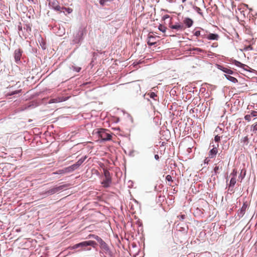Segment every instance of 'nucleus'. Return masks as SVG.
<instances>
[{"label": "nucleus", "instance_id": "bb28decb", "mask_svg": "<svg viewBox=\"0 0 257 257\" xmlns=\"http://www.w3.org/2000/svg\"><path fill=\"white\" fill-rule=\"evenodd\" d=\"M150 96L154 100H156L157 98V95L155 92H151L150 94Z\"/></svg>", "mask_w": 257, "mask_h": 257}, {"label": "nucleus", "instance_id": "6ab92c4d", "mask_svg": "<svg viewBox=\"0 0 257 257\" xmlns=\"http://www.w3.org/2000/svg\"><path fill=\"white\" fill-rule=\"evenodd\" d=\"M166 180L169 182L168 185L170 186L172 185V183L173 182L172 178L171 175H168L166 177Z\"/></svg>", "mask_w": 257, "mask_h": 257}, {"label": "nucleus", "instance_id": "5701e85b", "mask_svg": "<svg viewBox=\"0 0 257 257\" xmlns=\"http://www.w3.org/2000/svg\"><path fill=\"white\" fill-rule=\"evenodd\" d=\"M110 182V179H106V180L102 182V184L103 185L104 187H108L109 185V183Z\"/></svg>", "mask_w": 257, "mask_h": 257}, {"label": "nucleus", "instance_id": "4be33fe9", "mask_svg": "<svg viewBox=\"0 0 257 257\" xmlns=\"http://www.w3.org/2000/svg\"><path fill=\"white\" fill-rule=\"evenodd\" d=\"M158 29L161 32L165 33L166 31L167 28L166 27L164 26L163 25L160 24V25L159 26Z\"/></svg>", "mask_w": 257, "mask_h": 257}, {"label": "nucleus", "instance_id": "0eeeda50", "mask_svg": "<svg viewBox=\"0 0 257 257\" xmlns=\"http://www.w3.org/2000/svg\"><path fill=\"white\" fill-rule=\"evenodd\" d=\"M219 145L217 144V146H213V148L210 150L209 152V158L212 159L215 157L216 155L218 153V147Z\"/></svg>", "mask_w": 257, "mask_h": 257}, {"label": "nucleus", "instance_id": "6e6552de", "mask_svg": "<svg viewBox=\"0 0 257 257\" xmlns=\"http://www.w3.org/2000/svg\"><path fill=\"white\" fill-rule=\"evenodd\" d=\"M248 207V204L247 202H244L241 208L238 210V214L240 217H242L245 213L246 208Z\"/></svg>", "mask_w": 257, "mask_h": 257}, {"label": "nucleus", "instance_id": "e433bc0d", "mask_svg": "<svg viewBox=\"0 0 257 257\" xmlns=\"http://www.w3.org/2000/svg\"><path fill=\"white\" fill-rule=\"evenodd\" d=\"M178 217L180 218V219L182 220H183L185 218V215H181L180 216H178Z\"/></svg>", "mask_w": 257, "mask_h": 257}, {"label": "nucleus", "instance_id": "c85d7f7f", "mask_svg": "<svg viewBox=\"0 0 257 257\" xmlns=\"http://www.w3.org/2000/svg\"><path fill=\"white\" fill-rule=\"evenodd\" d=\"M63 9H64L68 14H70L73 11V10L71 8H66L63 7L62 10H63Z\"/></svg>", "mask_w": 257, "mask_h": 257}, {"label": "nucleus", "instance_id": "79ce46f5", "mask_svg": "<svg viewBox=\"0 0 257 257\" xmlns=\"http://www.w3.org/2000/svg\"><path fill=\"white\" fill-rule=\"evenodd\" d=\"M19 92H20V90H19L18 91H16V92H14L12 93V94H16V93H19Z\"/></svg>", "mask_w": 257, "mask_h": 257}, {"label": "nucleus", "instance_id": "393cba45", "mask_svg": "<svg viewBox=\"0 0 257 257\" xmlns=\"http://www.w3.org/2000/svg\"><path fill=\"white\" fill-rule=\"evenodd\" d=\"M251 131L254 133H256L257 131V123H255L252 125Z\"/></svg>", "mask_w": 257, "mask_h": 257}, {"label": "nucleus", "instance_id": "b1692460", "mask_svg": "<svg viewBox=\"0 0 257 257\" xmlns=\"http://www.w3.org/2000/svg\"><path fill=\"white\" fill-rule=\"evenodd\" d=\"M71 68L73 70L75 71L76 72H79L81 69V68L80 67L75 66H72Z\"/></svg>", "mask_w": 257, "mask_h": 257}, {"label": "nucleus", "instance_id": "f704fd0d", "mask_svg": "<svg viewBox=\"0 0 257 257\" xmlns=\"http://www.w3.org/2000/svg\"><path fill=\"white\" fill-rule=\"evenodd\" d=\"M88 237L89 238L92 237V238L95 239L97 241V239L96 238V237H99L97 235L90 234L88 235Z\"/></svg>", "mask_w": 257, "mask_h": 257}, {"label": "nucleus", "instance_id": "cd10ccee", "mask_svg": "<svg viewBox=\"0 0 257 257\" xmlns=\"http://www.w3.org/2000/svg\"><path fill=\"white\" fill-rule=\"evenodd\" d=\"M227 78L229 80H230V81H231L232 82H236L237 81V79L233 77H232V76H228Z\"/></svg>", "mask_w": 257, "mask_h": 257}, {"label": "nucleus", "instance_id": "20e7f679", "mask_svg": "<svg viewBox=\"0 0 257 257\" xmlns=\"http://www.w3.org/2000/svg\"><path fill=\"white\" fill-rule=\"evenodd\" d=\"M50 6L55 11L61 12L63 7L59 5V3L57 0H51L49 2Z\"/></svg>", "mask_w": 257, "mask_h": 257}, {"label": "nucleus", "instance_id": "423d86ee", "mask_svg": "<svg viewBox=\"0 0 257 257\" xmlns=\"http://www.w3.org/2000/svg\"><path fill=\"white\" fill-rule=\"evenodd\" d=\"M22 53H23V51L20 48L16 49L15 51L14 57H15V62L17 63H18V62L20 61Z\"/></svg>", "mask_w": 257, "mask_h": 257}, {"label": "nucleus", "instance_id": "7c9ffc66", "mask_svg": "<svg viewBox=\"0 0 257 257\" xmlns=\"http://www.w3.org/2000/svg\"><path fill=\"white\" fill-rule=\"evenodd\" d=\"M237 170L233 169L232 172L230 174V176L236 178L237 176Z\"/></svg>", "mask_w": 257, "mask_h": 257}, {"label": "nucleus", "instance_id": "4468645a", "mask_svg": "<svg viewBox=\"0 0 257 257\" xmlns=\"http://www.w3.org/2000/svg\"><path fill=\"white\" fill-rule=\"evenodd\" d=\"M218 68L220 69V70H221L224 72L227 73V74H231L233 73L232 70H231L227 68L223 67L220 65H218Z\"/></svg>", "mask_w": 257, "mask_h": 257}, {"label": "nucleus", "instance_id": "dca6fc26", "mask_svg": "<svg viewBox=\"0 0 257 257\" xmlns=\"http://www.w3.org/2000/svg\"><path fill=\"white\" fill-rule=\"evenodd\" d=\"M64 169H65V171L66 173H70V172H73L76 169L75 168V167H74V165H72L71 166L65 168Z\"/></svg>", "mask_w": 257, "mask_h": 257}, {"label": "nucleus", "instance_id": "72a5a7b5", "mask_svg": "<svg viewBox=\"0 0 257 257\" xmlns=\"http://www.w3.org/2000/svg\"><path fill=\"white\" fill-rule=\"evenodd\" d=\"M251 116L252 117H257V111H252L251 112H250V114Z\"/></svg>", "mask_w": 257, "mask_h": 257}, {"label": "nucleus", "instance_id": "f03ea898", "mask_svg": "<svg viewBox=\"0 0 257 257\" xmlns=\"http://www.w3.org/2000/svg\"><path fill=\"white\" fill-rule=\"evenodd\" d=\"M108 131L104 128L99 129L97 133L98 137L102 141H108L111 139V135L108 133Z\"/></svg>", "mask_w": 257, "mask_h": 257}, {"label": "nucleus", "instance_id": "a18cd8bd", "mask_svg": "<svg viewBox=\"0 0 257 257\" xmlns=\"http://www.w3.org/2000/svg\"><path fill=\"white\" fill-rule=\"evenodd\" d=\"M187 0H182V2L184 3Z\"/></svg>", "mask_w": 257, "mask_h": 257}, {"label": "nucleus", "instance_id": "ea45409f", "mask_svg": "<svg viewBox=\"0 0 257 257\" xmlns=\"http://www.w3.org/2000/svg\"><path fill=\"white\" fill-rule=\"evenodd\" d=\"M155 158L156 160H158L159 159V156L158 155H155Z\"/></svg>", "mask_w": 257, "mask_h": 257}, {"label": "nucleus", "instance_id": "2eb2a0df", "mask_svg": "<svg viewBox=\"0 0 257 257\" xmlns=\"http://www.w3.org/2000/svg\"><path fill=\"white\" fill-rule=\"evenodd\" d=\"M236 182V178L235 177H232L231 179H230V182H229V189L230 188H232V189L233 188L235 183Z\"/></svg>", "mask_w": 257, "mask_h": 257}, {"label": "nucleus", "instance_id": "9d476101", "mask_svg": "<svg viewBox=\"0 0 257 257\" xmlns=\"http://www.w3.org/2000/svg\"><path fill=\"white\" fill-rule=\"evenodd\" d=\"M147 43L150 46L155 45L156 43L155 37L149 34L148 37Z\"/></svg>", "mask_w": 257, "mask_h": 257}, {"label": "nucleus", "instance_id": "a19ab883", "mask_svg": "<svg viewBox=\"0 0 257 257\" xmlns=\"http://www.w3.org/2000/svg\"><path fill=\"white\" fill-rule=\"evenodd\" d=\"M194 50H197V51H199V52H202V50L201 49L198 48H196L194 49Z\"/></svg>", "mask_w": 257, "mask_h": 257}, {"label": "nucleus", "instance_id": "a878e982", "mask_svg": "<svg viewBox=\"0 0 257 257\" xmlns=\"http://www.w3.org/2000/svg\"><path fill=\"white\" fill-rule=\"evenodd\" d=\"M104 175L105 177H106V179H110V178H109L110 173L108 170H104Z\"/></svg>", "mask_w": 257, "mask_h": 257}, {"label": "nucleus", "instance_id": "9b49d317", "mask_svg": "<svg viewBox=\"0 0 257 257\" xmlns=\"http://www.w3.org/2000/svg\"><path fill=\"white\" fill-rule=\"evenodd\" d=\"M183 23L187 27L190 28L192 26L193 24V21L191 19L186 18L184 20Z\"/></svg>", "mask_w": 257, "mask_h": 257}, {"label": "nucleus", "instance_id": "37998d69", "mask_svg": "<svg viewBox=\"0 0 257 257\" xmlns=\"http://www.w3.org/2000/svg\"><path fill=\"white\" fill-rule=\"evenodd\" d=\"M245 172H244V176L243 177L240 176V178H241V180L243 179V178L245 176Z\"/></svg>", "mask_w": 257, "mask_h": 257}, {"label": "nucleus", "instance_id": "1a4fd4ad", "mask_svg": "<svg viewBox=\"0 0 257 257\" xmlns=\"http://www.w3.org/2000/svg\"><path fill=\"white\" fill-rule=\"evenodd\" d=\"M96 238L97 239V241L100 244V247L105 250H108V247L106 243L100 237H96Z\"/></svg>", "mask_w": 257, "mask_h": 257}, {"label": "nucleus", "instance_id": "aec40b11", "mask_svg": "<svg viewBox=\"0 0 257 257\" xmlns=\"http://www.w3.org/2000/svg\"><path fill=\"white\" fill-rule=\"evenodd\" d=\"M66 100H67V99L66 98H64V97H59L58 98L53 99L52 102H62L63 101H65Z\"/></svg>", "mask_w": 257, "mask_h": 257}, {"label": "nucleus", "instance_id": "c9c22d12", "mask_svg": "<svg viewBox=\"0 0 257 257\" xmlns=\"http://www.w3.org/2000/svg\"><path fill=\"white\" fill-rule=\"evenodd\" d=\"M194 35L196 37L199 36L200 35V31H195Z\"/></svg>", "mask_w": 257, "mask_h": 257}, {"label": "nucleus", "instance_id": "58836bf2", "mask_svg": "<svg viewBox=\"0 0 257 257\" xmlns=\"http://www.w3.org/2000/svg\"><path fill=\"white\" fill-rule=\"evenodd\" d=\"M209 157L208 158H206L205 160H204V163H208V162H209Z\"/></svg>", "mask_w": 257, "mask_h": 257}, {"label": "nucleus", "instance_id": "7ed1b4c3", "mask_svg": "<svg viewBox=\"0 0 257 257\" xmlns=\"http://www.w3.org/2000/svg\"><path fill=\"white\" fill-rule=\"evenodd\" d=\"M169 27L172 30H175L176 33L181 32L184 31L186 29V27L184 26V25L181 23H176L174 24H170Z\"/></svg>", "mask_w": 257, "mask_h": 257}, {"label": "nucleus", "instance_id": "2f4dec72", "mask_svg": "<svg viewBox=\"0 0 257 257\" xmlns=\"http://www.w3.org/2000/svg\"><path fill=\"white\" fill-rule=\"evenodd\" d=\"M55 173V174H63L66 173V172L65 171V169H62V170H58V171H57V172H56Z\"/></svg>", "mask_w": 257, "mask_h": 257}, {"label": "nucleus", "instance_id": "f3484780", "mask_svg": "<svg viewBox=\"0 0 257 257\" xmlns=\"http://www.w3.org/2000/svg\"><path fill=\"white\" fill-rule=\"evenodd\" d=\"M233 63L236 66L242 68H244V67L246 66L245 64H243L237 60H234Z\"/></svg>", "mask_w": 257, "mask_h": 257}, {"label": "nucleus", "instance_id": "39448f33", "mask_svg": "<svg viewBox=\"0 0 257 257\" xmlns=\"http://www.w3.org/2000/svg\"><path fill=\"white\" fill-rule=\"evenodd\" d=\"M67 187V185H60L59 186L54 187V188L49 190L47 193L49 194H54L55 193L59 192Z\"/></svg>", "mask_w": 257, "mask_h": 257}, {"label": "nucleus", "instance_id": "412c9836", "mask_svg": "<svg viewBox=\"0 0 257 257\" xmlns=\"http://www.w3.org/2000/svg\"><path fill=\"white\" fill-rule=\"evenodd\" d=\"M222 169V166H221L220 167L219 166H216L214 168V171L215 173L216 174L217 173H219L220 171H221Z\"/></svg>", "mask_w": 257, "mask_h": 257}, {"label": "nucleus", "instance_id": "c03bdc74", "mask_svg": "<svg viewBox=\"0 0 257 257\" xmlns=\"http://www.w3.org/2000/svg\"><path fill=\"white\" fill-rule=\"evenodd\" d=\"M245 172H244V176L243 177L240 176V178H241V180L243 179V178L245 176Z\"/></svg>", "mask_w": 257, "mask_h": 257}, {"label": "nucleus", "instance_id": "473e14b6", "mask_svg": "<svg viewBox=\"0 0 257 257\" xmlns=\"http://www.w3.org/2000/svg\"><path fill=\"white\" fill-rule=\"evenodd\" d=\"M221 137L218 136V135H216L215 138H214V141L215 142H220V139H221Z\"/></svg>", "mask_w": 257, "mask_h": 257}, {"label": "nucleus", "instance_id": "c756f323", "mask_svg": "<svg viewBox=\"0 0 257 257\" xmlns=\"http://www.w3.org/2000/svg\"><path fill=\"white\" fill-rule=\"evenodd\" d=\"M251 117H252L251 116V115L249 114H246L244 116V119L247 120V121H250V120H251Z\"/></svg>", "mask_w": 257, "mask_h": 257}, {"label": "nucleus", "instance_id": "4c0bfd02", "mask_svg": "<svg viewBox=\"0 0 257 257\" xmlns=\"http://www.w3.org/2000/svg\"><path fill=\"white\" fill-rule=\"evenodd\" d=\"M18 30L19 31H22V27L21 26V24L20 23V25L18 26Z\"/></svg>", "mask_w": 257, "mask_h": 257}, {"label": "nucleus", "instance_id": "f8f14e48", "mask_svg": "<svg viewBox=\"0 0 257 257\" xmlns=\"http://www.w3.org/2000/svg\"><path fill=\"white\" fill-rule=\"evenodd\" d=\"M85 159V157L80 159L75 164H73L74 167L77 169L83 163Z\"/></svg>", "mask_w": 257, "mask_h": 257}, {"label": "nucleus", "instance_id": "f257e3e1", "mask_svg": "<svg viewBox=\"0 0 257 257\" xmlns=\"http://www.w3.org/2000/svg\"><path fill=\"white\" fill-rule=\"evenodd\" d=\"M96 244V243L93 240H88V241H85L81 242H80L79 243L75 244L73 247L72 248L75 249L78 247H82V250H90L91 249L90 247H88V246H94Z\"/></svg>", "mask_w": 257, "mask_h": 257}, {"label": "nucleus", "instance_id": "ddd939ff", "mask_svg": "<svg viewBox=\"0 0 257 257\" xmlns=\"http://www.w3.org/2000/svg\"><path fill=\"white\" fill-rule=\"evenodd\" d=\"M218 35L215 34H209L207 38L208 40H217L218 39Z\"/></svg>", "mask_w": 257, "mask_h": 257}, {"label": "nucleus", "instance_id": "a211bd4d", "mask_svg": "<svg viewBox=\"0 0 257 257\" xmlns=\"http://www.w3.org/2000/svg\"><path fill=\"white\" fill-rule=\"evenodd\" d=\"M193 9L201 17H204L203 14V13L202 12V11H201V9L200 8H199V7H198L197 6H194L193 7Z\"/></svg>", "mask_w": 257, "mask_h": 257}]
</instances>
